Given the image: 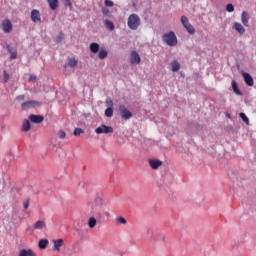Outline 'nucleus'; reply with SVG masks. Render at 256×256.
<instances>
[{"mask_svg":"<svg viewBox=\"0 0 256 256\" xmlns=\"http://www.w3.org/2000/svg\"><path fill=\"white\" fill-rule=\"evenodd\" d=\"M127 25L131 31H137L141 27V17L137 14H130L127 19Z\"/></svg>","mask_w":256,"mask_h":256,"instance_id":"obj_1","label":"nucleus"},{"mask_svg":"<svg viewBox=\"0 0 256 256\" xmlns=\"http://www.w3.org/2000/svg\"><path fill=\"white\" fill-rule=\"evenodd\" d=\"M162 39L164 43H166V45H168L169 47H175V45H177V36L173 31L164 34Z\"/></svg>","mask_w":256,"mask_h":256,"instance_id":"obj_2","label":"nucleus"},{"mask_svg":"<svg viewBox=\"0 0 256 256\" xmlns=\"http://www.w3.org/2000/svg\"><path fill=\"white\" fill-rule=\"evenodd\" d=\"M23 110L33 109L35 107H41V102L36 100H28L21 104Z\"/></svg>","mask_w":256,"mask_h":256,"instance_id":"obj_3","label":"nucleus"},{"mask_svg":"<svg viewBox=\"0 0 256 256\" xmlns=\"http://www.w3.org/2000/svg\"><path fill=\"white\" fill-rule=\"evenodd\" d=\"M113 131V127L107 126L105 124H102L101 126L95 129V133H97V135H103V133L107 135L109 133H113Z\"/></svg>","mask_w":256,"mask_h":256,"instance_id":"obj_4","label":"nucleus"},{"mask_svg":"<svg viewBox=\"0 0 256 256\" xmlns=\"http://www.w3.org/2000/svg\"><path fill=\"white\" fill-rule=\"evenodd\" d=\"M141 63V56L137 51H132L130 54V65H139Z\"/></svg>","mask_w":256,"mask_h":256,"instance_id":"obj_5","label":"nucleus"},{"mask_svg":"<svg viewBox=\"0 0 256 256\" xmlns=\"http://www.w3.org/2000/svg\"><path fill=\"white\" fill-rule=\"evenodd\" d=\"M2 31L4 33H11V31H13V24L11 23V20H9V19L3 20Z\"/></svg>","mask_w":256,"mask_h":256,"instance_id":"obj_6","label":"nucleus"},{"mask_svg":"<svg viewBox=\"0 0 256 256\" xmlns=\"http://www.w3.org/2000/svg\"><path fill=\"white\" fill-rule=\"evenodd\" d=\"M242 77L244 79V83L248 87H253V85H255V82H254L253 77L251 76V74H249L247 72H242Z\"/></svg>","mask_w":256,"mask_h":256,"instance_id":"obj_7","label":"nucleus"},{"mask_svg":"<svg viewBox=\"0 0 256 256\" xmlns=\"http://www.w3.org/2000/svg\"><path fill=\"white\" fill-rule=\"evenodd\" d=\"M53 251H61V247H65V241L63 239L53 240Z\"/></svg>","mask_w":256,"mask_h":256,"instance_id":"obj_8","label":"nucleus"},{"mask_svg":"<svg viewBox=\"0 0 256 256\" xmlns=\"http://www.w3.org/2000/svg\"><path fill=\"white\" fill-rule=\"evenodd\" d=\"M31 19L33 23H41V12L39 10H32Z\"/></svg>","mask_w":256,"mask_h":256,"instance_id":"obj_9","label":"nucleus"},{"mask_svg":"<svg viewBox=\"0 0 256 256\" xmlns=\"http://www.w3.org/2000/svg\"><path fill=\"white\" fill-rule=\"evenodd\" d=\"M18 256H37V253L33 249L23 248L18 252Z\"/></svg>","mask_w":256,"mask_h":256,"instance_id":"obj_10","label":"nucleus"},{"mask_svg":"<svg viewBox=\"0 0 256 256\" xmlns=\"http://www.w3.org/2000/svg\"><path fill=\"white\" fill-rule=\"evenodd\" d=\"M120 111H121V117L122 119H131L133 117V114L131 113V111L127 110V108L125 107H120Z\"/></svg>","mask_w":256,"mask_h":256,"instance_id":"obj_11","label":"nucleus"},{"mask_svg":"<svg viewBox=\"0 0 256 256\" xmlns=\"http://www.w3.org/2000/svg\"><path fill=\"white\" fill-rule=\"evenodd\" d=\"M29 119L32 123H36V124L43 123V121H45V117L41 115H34V114L30 115Z\"/></svg>","mask_w":256,"mask_h":256,"instance_id":"obj_12","label":"nucleus"},{"mask_svg":"<svg viewBox=\"0 0 256 256\" xmlns=\"http://www.w3.org/2000/svg\"><path fill=\"white\" fill-rule=\"evenodd\" d=\"M6 49L10 53V59H17V49L9 44L6 46Z\"/></svg>","mask_w":256,"mask_h":256,"instance_id":"obj_13","label":"nucleus"},{"mask_svg":"<svg viewBox=\"0 0 256 256\" xmlns=\"http://www.w3.org/2000/svg\"><path fill=\"white\" fill-rule=\"evenodd\" d=\"M233 29L237 31L240 35H243V33H245V27H243V25L239 22H235L233 24Z\"/></svg>","mask_w":256,"mask_h":256,"instance_id":"obj_14","label":"nucleus"},{"mask_svg":"<svg viewBox=\"0 0 256 256\" xmlns=\"http://www.w3.org/2000/svg\"><path fill=\"white\" fill-rule=\"evenodd\" d=\"M241 21H242L244 27H248L249 26V13L243 11L241 14Z\"/></svg>","mask_w":256,"mask_h":256,"instance_id":"obj_15","label":"nucleus"},{"mask_svg":"<svg viewBox=\"0 0 256 256\" xmlns=\"http://www.w3.org/2000/svg\"><path fill=\"white\" fill-rule=\"evenodd\" d=\"M149 165L152 169H159L163 165V162L160 160H149Z\"/></svg>","mask_w":256,"mask_h":256,"instance_id":"obj_16","label":"nucleus"},{"mask_svg":"<svg viewBox=\"0 0 256 256\" xmlns=\"http://www.w3.org/2000/svg\"><path fill=\"white\" fill-rule=\"evenodd\" d=\"M47 3L52 11H55L59 7V0H47Z\"/></svg>","mask_w":256,"mask_h":256,"instance_id":"obj_17","label":"nucleus"},{"mask_svg":"<svg viewBox=\"0 0 256 256\" xmlns=\"http://www.w3.org/2000/svg\"><path fill=\"white\" fill-rule=\"evenodd\" d=\"M104 25L108 31H115V24H113V21L111 20H105Z\"/></svg>","mask_w":256,"mask_h":256,"instance_id":"obj_18","label":"nucleus"},{"mask_svg":"<svg viewBox=\"0 0 256 256\" xmlns=\"http://www.w3.org/2000/svg\"><path fill=\"white\" fill-rule=\"evenodd\" d=\"M171 67H172L173 73H177V71H179V69H181V64H179V62L177 60H174L171 63Z\"/></svg>","mask_w":256,"mask_h":256,"instance_id":"obj_19","label":"nucleus"},{"mask_svg":"<svg viewBox=\"0 0 256 256\" xmlns=\"http://www.w3.org/2000/svg\"><path fill=\"white\" fill-rule=\"evenodd\" d=\"M22 131L25 133H27V131H31V122H29V120H24L22 124Z\"/></svg>","mask_w":256,"mask_h":256,"instance_id":"obj_20","label":"nucleus"},{"mask_svg":"<svg viewBox=\"0 0 256 256\" xmlns=\"http://www.w3.org/2000/svg\"><path fill=\"white\" fill-rule=\"evenodd\" d=\"M96 225H97V219H95V217H90L88 220L89 229H95Z\"/></svg>","mask_w":256,"mask_h":256,"instance_id":"obj_21","label":"nucleus"},{"mask_svg":"<svg viewBox=\"0 0 256 256\" xmlns=\"http://www.w3.org/2000/svg\"><path fill=\"white\" fill-rule=\"evenodd\" d=\"M99 49H100V46H99L98 43L93 42V43L90 44V51L92 53H99Z\"/></svg>","mask_w":256,"mask_h":256,"instance_id":"obj_22","label":"nucleus"},{"mask_svg":"<svg viewBox=\"0 0 256 256\" xmlns=\"http://www.w3.org/2000/svg\"><path fill=\"white\" fill-rule=\"evenodd\" d=\"M47 245H49V240L47 239H42L38 243L39 249H47Z\"/></svg>","mask_w":256,"mask_h":256,"instance_id":"obj_23","label":"nucleus"},{"mask_svg":"<svg viewBox=\"0 0 256 256\" xmlns=\"http://www.w3.org/2000/svg\"><path fill=\"white\" fill-rule=\"evenodd\" d=\"M109 55V52L107 50L101 48L98 54L99 59H107V56Z\"/></svg>","mask_w":256,"mask_h":256,"instance_id":"obj_24","label":"nucleus"},{"mask_svg":"<svg viewBox=\"0 0 256 256\" xmlns=\"http://www.w3.org/2000/svg\"><path fill=\"white\" fill-rule=\"evenodd\" d=\"M232 89L236 95H243V93H241V90H239V87L237 86V82L235 80L232 81Z\"/></svg>","mask_w":256,"mask_h":256,"instance_id":"obj_25","label":"nucleus"},{"mask_svg":"<svg viewBox=\"0 0 256 256\" xmlns=\"http://www.w3.org/2000/svg\"><path fill=\"white\" fill-rule=\"evenodd\" d=\"M46 224L45 221L39 220L35 223L34 229H45Z\"/></svg>","mask_w":256,"mask_h":256,"instance_id":"obj_26","label":"nucleus"},{"mask_svg":"<svg viewBox=\"0 0 256 256\" xmlns=\"http://www.w3.org/2000/svg\"><path fill=\"white\" fill-rule=\"evenodd\" d=\"M116 223L117 225H127V220L125 219V217L120 216L116 218Z\"/></svg>","mask_w":256,"mask_h":256,"instance_id":"obj_27","label":"nucleus"},{"mask_svg":"<svg viewBox=\"0 0 256 256\" xmlns=\"http://www.w3.org/2000/svg\"><path fill=\"white\" fill-rule=\"evenodd\" d=\"M181 23H182L184 28H186L188 25L191 24V23H189V18H187V16H182L181 17Z\"/></svg>","mask_w":256,"mask_h":256,"instance_id":"obj_28","label":"nucleus"},{"mask_svg":"<svg viewBox=\"0 0 256 256\" xmlns=\"http://www.w3.org/2000/svg\"><path fill=\"white\" fill-rule=\"evenodd\" d=\"M77 64H78V62H77V60L75 58H70L68 60L69 67H77Z\"/></svg>","mask_w":256,"mask_h":256,"instance_id":"obj_29","label":"nucleus"},{"mask_svg":"<svg viewBox=\"0 0 256 256\" xmlns=\"http://www.w3.org/2000/svg\"><path fill=\"white\" fill-rule=\"evenodd\" d=\"M185 29L190 35H195V27H193V25L190 24Z\"/></svg>","mask_w":256,"mask_h":256,"instance_id":"obj_30","label":"nucleus"},{"mask_svg":"<svg viewBox=\"0 0 256 256\" xmlns=\"http://www.w3.org/2000/svg\"><path fill=\"white\" fill-rule=\"evenodd\" d=\"M83 133H85V131L83 129L75 128L73 134L75 135V137H78L79 135H83Z\"/></svg>","mask_w":256,"mask_h":256,"instance_id":"obj_31","label":"nucleus"},{"mask_svg":"<svg viewBox=\"0 0 256 256\" xmlns=\"http://www.w3.org/2000/svg\"><path fill=\"white\" fill-rule=\"evenodd\" d=\"M240 118L242 119V121H244V123L249 125V118L247 117V115H245V113H240Z\"/></svg>","mask_w":256,"mask_h":256,"instance_id":"obj_32","label":"nucleus"},{"mask_svg":"<svg viewBox=\"0 0 256 256\" xmlns=\"http://www.w3.org/2000/svg\"><path fill=\"white\" fill-rule=\"evenodd\" d=\"M226 11H228V13H233V11H235V6H233V4H227Z\"/></svg>","mask_w":256,"mask_h":256,"instance_id":"obj_33","label":"nucleus"},{"mask_svg":"<svg viewBox=\"0 0 256 256\" xmlns=\"http://www.w3.org/2000/svg\"><path fill=\"white\" fill-rule=\"evenodd\" d=\"M105 115H106L107 117H113V108H107V109L105 110Z\"/></svg>","mask_w":256,"mask_h":256,"instance_id":"obj_34","label":"nucleus"},{"mask_svg":"<svg viewBox=\"0 0 256 256\" xmlns=\"http://www.w3.org/2000/svg\"><path fill=\"white\" fill-rule=\"evenodd\" d=\"M106 105L108 108L113 109V100L111 98L106 99Z\"/></svg>","mask_w":256,"mask_h":256,"instance_id":"obj_35","label":"nucleus"},{"mask_svg":"<svg viewBox=\"0 0 256 256\" xmlns=\"http://www.w3.org/2000/svg\"><path fill=\"white\" fill-rule=\"evenodd\" d=\"M102 13L106 17H111V11H109V9H107V8L102 9Z\"/></svg>","mask_w":256,"mask_h":256,"instance_id":"obj_36","label":"nucleus"},{"mask_svg":"<svg viewBox=\"0 0 256 256\" xmlns=\"http://www.w3.org/2000/svg\"><path fill=\"white\" fill-rule=\"evenodd\" d=\"M104 5L105 7H113L114 3L111 0H105Z\"/></svg>","mask_w":256,"mask_h":256,"instance_id":"obj_37","label":"nucleus"},{"mask_svg":"<svg viewBox=\"0 0 256 256\" xmlns=\"http://www.w3.org/2000/svg\"><path fill=\"white\" fill-rule=\"evenodd\" d=\"M3 73H4V82L8 83L9 82V74L5 70L3 71Z\"/></svg>","mask_w":256,"mask_h":256,"instance_id":"obj_38","label":"nucleus"},{"mask_svg":"<svg viewBox=\"0 0 256 256\" xmlns=\"http://www.w3.org/2000/svg\"><path fill=\"white\" fill-rule=\"evenodd\" d=\"M28 81H29L30 83H31V82H34V81H37V76H35V75H30Z\"/></svg>","mask_w":256,"mask_h":256,"instance_id":"obj_39","label":"nucleus"},{"mask_svg":"<svg viewBox=\"0 0 256 256\" xmlns=\"http://www.w3.org/2000/svg\"><path fill=\"white\" fill-rule=\"evenodd\" d=\"M59 135H60V139H65V137H67V133H65V131H60Z\"/></svg>","mask_w":256,"mask_h":256,"instance_id":"obj_40","label":"nucleus"},{"mask_svg":"<svg viewBox=\"0 0 256 256\" xmlns=\"http://www.w3.org/2000/svg\"><path fill=\"white\" fill-rule=\"evenodd\" d=\"M16 101H25V95H19L16 97Z\"/></svg>","mask_w":256,"mask_h":256,"instance_id":"obj_41","label":"nucleus"},{"mask_svg":"<svg viewBox=\"0 0 256 256\" xmlns=\"http://www.w3.org/2000/svg\"><path fill=\"white\" fill-rule=\"evenodd\" d=\"M24 209H29V200L24 202Z\"/></svg>","mask_w":256,"mask_h":256,"instance_id":"obj_42","label":"nucleus"},{"mask_svg":"<svg viewBox=\"0 0 256 256\" xmlns=\"http://www.w3.org/2000/svg\"><path fill=\"white\" fill-rule=\"evenodd\" d=\"M65 5L71 7L73 4L71 3V0H65Z\"/></svg>","mask_w":256,"mask_h":256,"instance_id":"obj_43","label":"nucleus"},{"mask_svg":"<svg viewBox=\"0 0 256 256\" xmlns=\"http://www.w3.org/2000/svg\"><path fill=\"white\" fill-rule=\"evenodd\" d=\"M61 41H63V34L59 35L58 43H61Z\"/></svg>","mask_w":256,"mask_h":256,"instance_id":"obj_44","label":"nucleus"},{"mask_svg":"<svg viewBox=\"0 0 256 256\" xmlns=\"http://www.w3.org/2000/svg\"><path fill=\"white\" fill-rule=\"evenodd\" d=\"M102 215H104L105 217H109L110 214H109V212H107V211H103V212H102Z\"/></svg>","mask_w":256,"mask_h":256,"instance_id":"obj_45","label":"nucleus"},{"mask_svg":"<svg viewBox=\"0 0 256 256\" xmlns=\"http://www.w3.org/2000/svg\"><path fill=\"white\" fill-rule=\"evenodd\" d=\"M98 217L101 219L103 216L101 214H98Z\"/></svg>","mask_w":256,"mask_h":256,"instance_id":"obj_46","label":"nucleus"},{"mask_svg":"<svg viewBox=\"0 0 256 256\" xmlns=\"http://www.w3.org/2000/svg\"><path fill=\"white\" fill-rule=\"evenodd\" d=\"M148 233H151V230H148Z\"/></svg>","mask_w":256,"mask_h":256,"instance_id":"obj_47","label":"nucleus"}]
</instances>
